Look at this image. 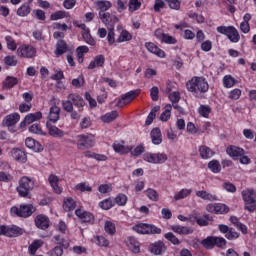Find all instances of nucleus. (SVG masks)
Segmentation results:
<instances>
[{
    "label": "nucleus",
    "instance_id": "nucleus-1",
    "mask_svg": "<svg viewBox=\"0 0 256 256\" xmlns=\"http://www.w3.org/2000/svg\"><path fill=\"white\" fill-rule=\"evenodd\" d=\"M187 90L194 95V97H201L203 93L209 91V82L204 77H192L190 81L186 83Z\"/></svg>",
    "mask_w": 256,
    "mask_h": 256
},
{
    "label": "nucleus",
    "instance_id": "nucleus-2",
    "mask_svg": "<svg viewBox=\"0 0 256 256\" xmlns=\"http://www.w3.org/2000/svg\"><path fill=\"white\" fill-rule=\"evenodd\" d=\"M132 230L139 235H161V228L147 223H138L132 227Z\"/></svg>",
    "mask_w": 256,
    "mask_h": 256
},
{
    "label": "nucleus",
    "instance_id": "nucleus-3",
    "mask_svg": "<svg viewBox=\"0 0 256 256\" xmlns=\"http://www.w3.org/2000/svg\"><path fill=\"white\" fill-rule=\"evenodd\" d=\"M216 31L221 35H225L231 43H239L241 41V35H239V30L235 26H218Z\"/></svg>",
    "mask_w": 256,
    "mask_h": 256
},
{
    "label": "nucleus",
    "instance_id": "nucleus-4",
    "mask_svg": "<svg viewBox=\"0 0 256 256\" xmlns=\"http://www.w3.org/2000/svg\"><path fill=\"white\" fill-rule=\"evenodd\" d=\"M34 187L35 182L31 178L24 176L19 180L17 187L18 195H20V197H28Z\"/></svg>",
    "mask_w": 256,
    "mask_h": 256
},
{
    "label": "nucleus",
    "instance_id": "nucleus-5",
    "mask_svg": "<svg viewBox=\"0 0 256 256\" xmlns=\"http://www.w3.org/2000/svg\"><path fill=\"white\" fill-rule=\"evenodd\" d=\"M33 213H35V207L31 204L20 205L19 208L14 206L10 209L12 217H24L27 219V217H31Z\"/></svg>",
    "mask_w": 256,
    "mask_h": 256
},
{
    "label": "nucleus",
    "instance_id": "nucleus-6",
    "mask_svg": "<svg viewBox=\"0 0 256 256\" xmlns=\"http://www.w3.org/2000/svg\"><path fill=\"white\" fill-rule=\"evenodd\" d=\"M77 149L85 151V149H91L95 146V138L91 135L80 134L76 136Z\"/></svg>",
    "mask_w": 256,
    "mask_h": 256
},
{
    "label": "nucleus",
    "instance_id": "nucleus-7",
    "mask_svg": "<svg viewBox=\"0 0 256 256\" xmlns=\"http://www.w3.org/2000/svg\"><path fill=\"white\" fill-rule=\"evenodd\" d=\"M243 201L245 202V209L250 213L255 211V191L246 189L242 191Z\"/></svg>",
    "mask_w": 256,
    "mask_h": 256
},
{
    "label": "nucleus",
    "instance_id": "nucleus-8",
    "mask_svg": "<svg viewBox=\"0 0 256 256\" xmlns=\"http://www.w3.org/2000/svg\"><path fill=\"white\" fill-rule=\"evenodd\" d=\"M73 25L82 30V38L87 43V45L95 47L97 42L93 39V36H91V30L87 28V25L79 23V21H74Z\"/></svg>",
    "mask_w": 256,
    "mask_h": 256
},
{
    "label": "nucleus",
    "instance_id": "nucleus-9",
    "mask_svg": "<svg viewBox=\"0 0 256 256\" xmlns=\"http://www.w3.org/2000/svg\"><path fill=\"white\" fill-rule=\"evenodd\" d=\"M17 55L25 59H33L37 55V50L29 44H23L17 49Z\"/></svg>",
    "mask_w": 256,
    "mask_h": 256
},
{
    "label": "nucleus",
    "instance_id": "nucleus-10",
    "mask_svg": "<svg viewBox=\"0 0 256 256\" xmlns=\"http://www.w3.org/2000/svg\"><path fill=\"white\" fill-rule=\"evenodd\" d=\"M0 235H5V237H19V235H23V228L18 226H0Z\"/></svg>",
    "mask_w": 256,
    "mask_h": 256
},
{
    "label": "nucleus",
    "instance_id": "nucleus-11",
    "mask_svg": "<svg viewBox=\"0 0 256 256\" xmlns=\"http://www.w3.org/2000/svg\"><path fill=\"white\" fill-rule=\"evenodd\" d=\"M34 223L37 229H41L42 231H45L49 229L51 225V220L49 219V216L44 215V214H38L34 218Z\"/></svg>",
    "mask_w": 256,
    "mask_h": 256
},
{
    "label": "nucleus",
    "instance_id": "nucleus-12",
    "mask_svg": "<svg viewBox=\"0 0 256 256\" xmlns=\"http://www.w3.org/2000/svg\"><path fill=\"white\" fill-rule=\"evenodd\" d=\"M208 213H215L216 215H223L229 213V208L223 203L208 204L206 206Z\"/></svg>",
    "mask_w": 256,
    "mask_h": 256
},
{
    "label": "nucleus",
    "instance_id": "nucleus-13",
    "mask_svg": "<svg viewBox=\"0 0 256 256\" xmlns=\"http://www.w3.org/2000/svg\"><path fill=\"white\" fill-rule=\"evenodd\" d=\"M75 215L82 221V223H93L95 221V215L84 209H76Z\"/></svg>",
    "mask_w": 256,
    "mask_h": 256
},
{
    "label": "nucleus",
    "instance_id": "nucleus-14",
    "mask_svg": "<svg viewBox=\"0 0 256 256\" xmlns=\"http://www.w3.org/2000/svg\"><path fill=\"white\" fill-rule=\"evenodd\" d=\"M137 97V91H129L126 94H123L116 104L117 107L123 108L126 105H129Z\"/></svg>",
    "mask_w": 256,
    "mask_h": 256
},
{
    "label": "nucleus",
    "instance_id": "nucleus-15",
    "mask_svg": "<svg viewBox=\"0 0 256 256\" xmlns=\"http://www.w3.org/2000/svg\"><path fill=\"white\" fill-rule=\"evenodd\" d=\"M46 128L48 129V135L50 137H54L55 139H63L65 137L66 133L65 131L59 129V127L47 122Z\"/></svg>",
    "mask_w": 256,
    "mask_h": 256
},
{
    "label": "nucleus",
    "instance_id": "nucleus-16",
    "mask_svg": "<svg viewBox=\"0 0 256 256\" xmlns=\"http://www.w3.org/2000/svg\"><path fill=\"white\" fill-rule=\"evenodd\" d=\"M99 19L106 26L113 27L115 23L119 22V18L115 15H111L109 12L99 13Z\"/></svg>",
    "mask_w": 256,
    "mask_h": 256
},
{
    "label": "nucleus",
    "instance_id": "nucleus-17",
    "mask_svg": "<svg viewBox=\"0 0 256 256\" xmlns=\"http://www.w3.org/2000/svg\"><path fill=\"white\" fill-rule=\"evenodd\" d=\"M226 153L229 155V157H232V159L237 161L239 157H243V155H245V150L241 147L230 145L227 147Z\"/></svg>",
    "mask_w": 256,
    "mask_h": 256
},
{
    "label": "nucleus",
    "instance_id": "nucleus-18",
    "mask_svg": "<svg viewBox=\"0 0 256 256\" xmlns=\"http://www.w3.org/2000/svg\"><path fill=\"white\" fill-rule=\"evenodd\" d=\"M113 150L115 153H119L120 155H125L127 153H130L131 149H133V146L125 145V142L123 141H115L112 145Z\"/></svg>",
    "mask_w": 256,
    "mask_h": 256
},
{
    "label": "nucleus",
    "instance_id": "nucleus-19",
    "mask_svg": "<svg viewBox=\"0 0 256 256\" xmlns=\"http://www.w3.org/2000/svg\"><path fill=\"white\" fill-rule=\"evenodd\" d=\"M145 47L149 53L156 55V57H160V59H165V51L159 48L155 43L146 42Z\"/></svg>",
    "mask_w": 256,
    "mask_h": 256
},
{
    "label": "nucleus",
    "instance_id": "nucleus-20",
    "mask_svg": "<svg viewBox=\"0 0 256 256\" xmlns=\"http://www.w3.org/2000/svg\"><path fill=\"white\" fill-rule=\"evenodd\" d=\"M68 99L72 101V105L77 107L78 111H83V108L85 107V100L83 97H81L79 94H69Z\"/></svg>",
    "mask_w": 256,
    "mask_h": 256
},
{
    "label": "nucleus",
    "instance_id": "nucleus-21",
    "mask_svg": "<svg viewBox=\"0 0 256 256\" xmlns=\"http://www.w3.org/2000/svg\"><path fill=\"white\" fill-rule=\"evenodd\" d=\"M40 119H43V114L41 112L30 113L25 116L24 121L20 123V127L31 125V123H35V121H39Z\"/></svg>",
    "mask_w": 256,
    "mask_h": 256
},
{
    "label": "nucleus",
    "instance_id": "nucleus-22",
    "mask_svg": "<svg viewBox=\"0 0 256 256\" xmlns=\"http://www.w3.org/2000/svg\"><path fill=\"white\" fill-rule=\"evenodd\" d=\"M126 245L132 253H141V244L137 238L130 236L126 240Z\"/></svg>",
    "mask_w": 256,
    "mask_h": 256
},
{
    "label": "nucleus",
    "instance_id": "nucleus-23",
    "mask_svg": "<svg viewBox=\"0 0 256 256\" xmlns=\"http://www.w3.org/2000/svg\"><path fill=\"white\" fill-rule=\"evenodd\" d=\"M167 250V247L165 246V243L162 241L155 242L150 245L149 251L153 255H163L165 251Z\"/></svg>",
    "mask_w": 256,
    "mask_h": 256
},
{
    "label": "nucleus",
    "instance_id": "nucleus-24",
    "mask_svg": "<svg viewBox=\"0 0 256 256\" xmlns=\"http://www.w3.org/2000/svg\"><path fill=\"white\" fill-rule=\"evenodd\" d=\"M21 119V116L19 113H12L7 115L3 121L2 124L4 127H13V125H16V123H19V120Z\"/></svg>",
    "mask_w": 256,
    "mask_h": 256
},
{
    "label": "nucleus",
    "instance_id": "nucleus-25",
    "mask_svg": "<svg viewBox=\"0 0 256 256\" xmlns=\"http://www.w3.org/2000/svg\"><path fill=\"white\" fill-rule=\"evenodd\" d=\"M48 181H49L54 193H56L57 195H61V193H63V187L59 186V177H57V175L51 174L48 177Z\"/></svg>",
    "mask_w": 256,
    "mask_h": 256
},
{
    "label": "nucleus",
    "instance_id": "nucleus-26",
    "mask_svg": "<svg viewBox=\"0 0 256 256\" xmlns=\"http://www.w3.org/2000/svg\"><path fill=\"white\" fill-rule=\"evenodd\" d=\"M11 156L19 163H25L27 161V154H25V152L19 148H13L11 150Z\"/></svg>",
    "mask_w": 256,
    "mask_h": 256
},
{
    "label": "nucleus",
    "instance_id": "nucleus-27",
    "mask_svg": "<svg viewBox=\"0 0 256 256\" xmlns=\"http://www.w3.org/2000/svg\"><path fill=\"white\" fill-rule=\"evenodd\" d=\"M25 145L26 147H28V149H32V151H35V153H41V151L43 150V146L41 145V143L33 138H26Z\"/></svg>",
    "mask_w": 256,
    "mask_h": 256
},
{
    "label": "nucleus",
    "instance_id": "nucleus-28",
    "mask_svg": "<svg viewBox=\"0 0 256 256\" xmlns=\"http://www.w3.org/2000/svg\"><path fill=\"white\" fill-rule=\"evenodd\" d=\"M67 51H69V46H67V42H65V40H58V42L56 43L54 55H56V57H61V55H65Z\"/></svg>",
    "mask_w": 256,
    "mask_h": 256
},
{
    "label": "nucleus",
    "instance_id": "nucleus-29",
    "mask_svg": "<svg viewBox=\"0 0 256 256\" xmlns=\"http://www.w3.org/2000/svg\"><path fill=\"white\" fill-rule=\"evenodd\" d=\"M61 115V108L57 105H53L49 110L48 120L51 123H57L59 121V117Z\"/></svg>",
    "mask_w": 256,
    "mask_h": 256
},
{
    "label": "nucleus",
    "instance_id": "nucleus-30",
    "mask_svg": "<svg viewBox=\"0 0 256 256\" xmlns=\"http://www.w3.org/2000/svg\"><path fill=\"white\" fill-rule=\"evenodd\" d=\"M170 229L174 233H177V235H191L193 233V229L187 226L172 225Z\"/></svg>",
    "mask_w": 256,
    "mask_h": 256
},
{
    "label": "nucleus",
    "instance_id": "nucleus-31",
    "mask_svg": "<svg viewBox=\"0 0 256 256\" xmlns=\"http://www.w3.org/2000/svg\"><path fill=\"white\" fill-rule=\"evenodd\" d=\"M252 15L250 13H246L243 16V21L240 23V31H242L245 35L251 31V25H249V21L252 19Z\"/></svg>",
    "mask_w": 256,
    "mask_h": 256
},
{
    "label": "nucleus",
    "instance_id": "nucleus-32",
    "mask_svg": "<svg viewBox=\"0 0 256 256\" xmlns=\"http://www.w3.org/2000/svg\"><path fill=\"white\" fill-rule=\"evenodd\" d=\"M150 137L153 145H161V143H163V136L161 135V129L159 128L152 129Z\"/></svg>",
    "mask_w": 256,
    "mask_h": 256
},
{
    "label": "nucleus",
    "instance_id": "nucleus-33",
    "mask_svg": "<svg viewBox=\"0 0 256 256\" xmlns=\"http://www.w3.org/2000/svg\"><path fill=\"white\" fill-rule=\"evenodd\" d=\"M201 159H211L213 155H215V151H213L209 146L201 145L198 148Z\"/></svg>",
    "mask_w": 256,
    "mask_h": 256
},
{
    "label": "nucleus",
    "instance_id": "nucleus-34",
    "mask_svg": "<svg viewBox=\"0 0 256 256\" xmlns=\"http://www.w3.org/2000/svg\"><path fill=\"white\" fill-rule=\"evenodd\" d=\"M103 65H105V56L100 54L94 57L88 65V69H97L99 67H103Z\"/></svg>",
    "mask_w": 256,
    "mask_h": 256
},
{
    "label": "nucleus",
    "instance_id": "nucleus-35",
    "mask_svg": "<svg viewBox=\"0 0 256 256\" xmlns=\"http://www.w3.org/2000/svg\"><path fill=\"white\" fill-rule=\"evenodd\" d=\"M96 10L99 11V13H106L111 9V2L107 0H98L94 3Z\"/></svg>",
    "mask_w": 256,
    "mask_h": 256
},
{
    "label": "nucleus",
    "instance_id": "nucleus-36",
    "mask_svg": "<svg viewBox=\"0 0 256 256\" xmlns=\"http://www.w3.org/2000/svg\"><path fill=\"white\" fill-rule=\"evenodd\" d=\"M196 196L203 199V201H218L217 195L211 194L205 190L196 191Z\"/></svg>",
    "mask_w": 256,
    "mask_h": 256
},
{
    "label": "nucleus",
    "instance_id": "nucleus-37",
    "mask_svg": "<svg viewBox=\"0 0 256 256\" xmlns=\"http://www.w3.org/2000/svg\"><path fill=\"white\" fill-rule=\"evenodd\" d=\"M222 85L225 89H232V87H235V85H237V80L235 79V77H232L230 74H228L223 77Z\"/></svg>",
    "mask_w": 256,
    "mask_h": 256
},
{
    "label": "nucleus",
    "instance_id": "nucleus-38",
    "mask_svg": "<svg viewBox=\"0 0 256 256\" xmlns=\"http://www.w3.org/2000/svg\"><path fill=\"white\" fill-rule=\"evenodd\" d=\"M117 117H119V112L114 110L102 115L100 119L102 123H112V121H115Z\"/></svg>",
    "mask_w": 256,
    "mask_h": 256
},
{
    "label": "nucleus",
    "instance_id": "nucleus-39",
    "mask_svg": "<svg viewBox=\"0 0 256 256\" xmlns=\"http://www.w3.org/2000/svg\"><path fill=\"white\" fill-rule=\"evenodd\" d=\"M193 219L200 227H207V225H209V222L212 221V218L209 217V214H205L202 217H197V215H194Z\"/></svg>",
    "mask_w": 256,
    "mask_h": 256
},
{
    "label": "nucleus",
    "instance_id": "nucleus-40",
    "mask_svg": "<svg viewBox=\"0 0 256 256\" xmlns=\"http://www.w3.org/2000/svg\"><path fill=\"white\" fill-rule=\"evenodd\" d=\"M172 110H173V106L171 104H166L165 107H164V111L160 115V121L165 123L168 120H170Z\"/></svg>",
    "mask_w": 256,
    "mask_h": 256
},
{
    "label": "nucleus",
    "instance_id": "nucleus-41",
    "mask_svg": "<svg viewBox=\"0 0 256 256\" xmlns=\"http://www.w3.org/2000/svg\"><path fill=\"white\" fill-rule=\"evenodd\" d=\"M193 193L192 189L183 188L174 195V201H181L182 199H187L189 195Z\"/></svg>",
    "mask_w": 256,
    "mask_h": 256
},
{
    "label": "nucleus",
    "instance_id": "nucleus-42",
    "mask_svg": "<svg viewBox=\"0 0 256 256\" xmlns=\"http://www.w3.org/2000/svg\"><path fill=\"white\" fill-rule=\"evenodd\" d=\"M17 83H19V79L13 76H7L3 82V89H13Z\"/></svg>",
    "mask_w": 256,
    "mask_h": 256
},
{
    "label": "nucleus",
    "instance_id": "nucleus-43",
    "mask_svg": "<svg viewBox=\"0 0 256 256\" xmlns=\"http://www.w3.org/2000/svg\"><path fill=\"white\" fill-rule=\"evenodd\" d=\"M85 53H89V47H87V46H79L76 49V57H77L78 63H83Z\"/></svg>",
    "mask_w": 256,
    "mask_h": 256
},
{
    "label": "nucleus",
    "instance_id": "nucleus-44",
    "mask_svg": "<svg viewBox=\"0 0 256 256\" xmlns=\"http://www.w3.org/2000/svg\"><path fill=\"white\" fill-rule=\"evenodd\" d=\"M31 13V6L29 4H22L18 9L16 14L18 17H27Z\"/></svg>",
    "mask_w": 256,
    "mask_h": 256
},
{
    "label": "nucleus",
    "instance_id": "nucleus-45",
    "mask_svg": "<svg viewBox=\"0 0 256 256\" xmlns=\"http://www.w3.org/2000/svg\"><path fill=\"white\" fill-rule=\"evenodd\" d=\"M77 207V202L73 198H65L63 203L64 211H73Z\"/></svg>",
    "mask_w": 256,
    "mask_h": 256
},
{
    "label": "nucleus",
    "instance_id": "nucleus-46",
    "mask_svg": "<svg viewBox=\"0 0 256 256\" xmlns=\"http://www.w3.org/2000/svg\"><path fill=\"white\" fill-rule=\"evenodd\" d=\"M131 39H133V35L127 30H122L116 41L117 43H127V41H131Z\"/></svg>",
    "mask_w": 256,
    "mask_h": 256
},
{
    "label": "nucleus",
    "instance_id": "nucleus-47",
    "mask_svg": "<svg viewBox=\"0 0 256 256\" xmlns=\"http://www.w3.org/2000/svg\"><path fill=\"white\" fill-rule=\"evenodd\" d=\"M40 247H43V240H34L28 247L30 255H35Z\"/></svg>",
    "mask_w": 256,
    "mask_h": 256
},
{
    "label": "nucleus",
    "instance_id": "nucleus-48",
    "mask_svg": "<svg viewBox=\"0 0 256 256\" xmlns=\"http://www.w3.org/2000/svg\"><path fill=\"white\" fill-rule=\"evenodd\" d=\"M198 113L200 117H204V119H209V115H211V106L209 105H200L198 108Z\"/></svg>",
    "mask_w": 256,
    "mask_h": 256
},
{
    "label": "nucleus",
    "instance_id": "nucleus-49",
    "mask_svg": "<svg viewBox=\"0 0 256 256\" xmlns=\"http://www.w3.org/2000/svg\"><path fill=\"white\" fill-rule=\"evenodd\" d=\"M104 231L108 235H115V233H117L115 223H113L112 221H106L104 224Z\"/></svg>",
    "mask_w": 256,
    "mask_h": 256
},
{
    "label": "nucleus",
    "instance_id": "nucleus-50",
    "mask_svg": "<svg viewBox=\"0 0 256 256\" xmlns=\"http://www.w3.org/2000/svg\"><path fill=\"white\" fill-rule=\"evenodd\" d=\"M100 209H104V211H108V209H111L112 207H115V201L111 198H107L101 202H99Z\"/></svg>",
    "mask_w": 256,
    "mask_h": 256
},
{
    "label": "nucleus",
    "instance_id": "nucleus-51",
    "mask_svg": "<svg viewBox=\"0 0 256 256\" xmlns=\"http://www.w3.org/2000/svg\"><path fill=\"white\" fill-rule=\"evenodd\" d=\"M208 168L212 173H221V164L219 163V160H211L208 163Z\"/></svg>",
    "mask_w": 256,
    "mask_h": 256
},
{
    "label": "nucleus",
    "instance_id": "nucleus-52",
    "mask_svg": "<svg viewBox=\"0 0 256 256\" xmlns=\"http://www.w3.org/2000/svg\"><path fill=\"white\" fill-rule=\"evenodd\" d=\"M167 159H169V157L167 154H165V152L155 153L156 165H163V163H167Z\"/></svg>",
    "mask_w": 256,
    "mask_h": 256
},
{
    "label": "nucleus",
    "instance_id": "nucleus-53",
    "mask_svg": "<svg viewBox=\"0 0 256 256\" xmlns=\"http://www.w3.org/2000/svg\"><path fill=\"white\" fill-rule=\"evenodd\" d=\"M202 245L205 249H213L215 247V236H208L202 240Z\"/></svg>",
    "mask_w": 256,
    "mask_h": 256
},
{
    "label": "nucleus",
    "instance_id": "nucleus-54",
    "mask_svg": "<svg viewBox=\"0 0 256 256\" xmlns=\"http://www.w3.org/2000/svg\"><path fill=\"white\" fill-rule=\"evenodd\" d=\"M142 153H145V144H139L130 151V155H132V157H140Z\"/></svg>",
    "mask_w": 256,
    "mask_h": 256
},
{
    "label": "nucleus",
    "instance_id": "nucleus-55",
    "mask_svg": "<svg viewBox=\"0 0 256 256\" xmlns=\"http://www.w3.org/2000/svg\"><path fill=\"white\" fill-rule=\"evenodd\" d=\"M30 133H34L35 135H47V132L43 131L39 124H33L29 127Z\"/></svg>",
    "mask_w": 256,
    "mask_h": 256
},
{
    "label": "nucleus",
    "instance_id": "nucleus-56",
    "mask_svg": "<svg viewBox=\"0 0 256 256\" xmlns=\"http://www.w3.org/2000/svg\"><path fill=\"white\" fill-rule=\"evenodd\" d=\"M157 111H159V107L156 106L154 107L150 113L148 114L146 121H145V125H151V123H153L155 117H157Z\"/></svg>",
    "mask_w": 256,
    "mask_h": 256
},
{
    "label": "nucleus",
    "instance_id": "nucleus-57",
    "mask_svg": "<svg viewBox=\"0 0 256 256\" xmlns=\"http://www.w3.org/2000/svg\"><path fill=\"white\" fill-rule=\"evenodd\" d=\"M142 159L143 161H146V163H150L151 165H156L155 153L145 152L142 155Z\"/></svg>",
    "mask_w": 256,
    "mask_h": 256
},
{
    "label": "nucleus",
    "instance_id": "nucleus-58",
    "mask_svg": "<svg viewBox=\"0 0 256 256\" xmlns=\"http://www.w3.org/2000/svg\"><path fill=\"white\" fill-rule=\"evenodd\" d=\"M145 194L148 197V199H150V201H159V193H157L155 189L148 188L145 191Z\"/></svg>",
    "mask_w": 256,
    "mask_h": 256
},
{
    "label": "nucleus",
    "instance_id": "nucleus-59",
    "mask_svg": "<svg viewBox=\"0 0 256 256\" xmlns=\"http://www.w3.org/2000/svg\"><path fill=\"white\" fill-rule=\"evenodd\" d=\"M65 17H67V13L63 10H59L52 13L50 19L51 21H59V19H65Z\"/></svg>",
    "mask_w": 256,
    "mask_h": 256
},
{
    "label": "nucleus",
    "instance_id": "nucleus-60",
    "mask_svg": "<svg viewBox=\"0 0 256 256\" xmlns=\"http://www.w3.org/2000/svg\"><path fill=\"white\" fill-rule=\"evenodd\" d=\"M165 239H167V241H170V243H172V245H180L181 244V241L179 240V238H177V236H175V234H173V232L166 233Z\"/></svg>",
    "mask_w": 256,
    "mask_h": 256
},
{
    "label": "nucleus",
    "instance_id": "nucleus-61",
    "mask_svg": "<svg viewBox=\"0 0 256 256\" xmlns=\"http://www.w3.org/2000/svg\"><path fill=\"white\" fill-rule=\"evenodd\" d=\"M4 63L8 67H16L18 61H17V58L15 56H6L4 58Z\"/></svg>",
    "mask_w": 256,
    "mask_h": 256
},
{
    "label": "nucleus",
    "instance_id": "nucleus-62",
    "mask_svg": "<svg viewBox=\"0 0 256 256\" xmlns=\"http://www.w3.org/2000/svg\"><path fill=\"white\" fill-rule=\"evenodd\" d=\"M99 193L105 195V193H111L113 191V186L111 184H101L98 187Z\"/></svg>",
    "mask_w": 256,
    "mask_h": 256
},
{
    "label": "nucleus",
    "instance_id": "nucleus-63",
    "mask_svg": "<svg viewBox=\"0 0 256 256\" xmlns=\"http://www.w3.org/2000/svg\"><path fill=\"white\" fill-rule=\"evenodd\" d=\"M96 245L98 247H109V240L104 236H96Z\"/></svg>",
    "mask_w": 256,
    "mask_h": 256
},
{
    "label": "nucleus",
    "instance_id": "nucleus-64",
    "mask_svg": "<svg viewBox=\"0 0 256 256\" xmlns=\"http://www.w3.org/2000/svg\"><path fill=\"white\" fill-rule=\"evenodd\" d=\"M48 256H63V247L61 246H55L53 249H51L48 253Z\"/></svg>",
    "mask_w": 256,
    "mask_h": 256
}]
</instances>
